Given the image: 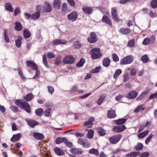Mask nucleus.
I'll list each match as a JSON object with an SVG mask.
<instances>
[{
    "label": "nucleus",
    "instance_id": "603ef678",
    "mask_svg": "<svg viewBox=\"0 0 157 157\" xmlns=\"http://www.w3.org/2000/svg\"><path fill=\"white\" fill-rule=\"evenodd\" d=\"M150 41V40L149 38H145L143 42V44L144 45H147L149 44Z\"/></svg>",
    "mask_w": 157,
    "mask_h": 157
},
{
    "label": "nucleus",
    "instance_id": "79ce46f5",
    "mask_svg": "<svg viewBox=\"0 0 157 157\" xmlns=\"http://www.w3.org/2000/svg\"><path fill=\"white\" fill-rule=\"evenodd\" d=\"M151 6L153 9L157 7V0H152L151 2Z\"/></svg>",
    "mask_w": 157,
    "mask_h": 157
},
{
    "label": "nucleus",
    "instance_id": "ea45409f",
    "mask_svg": "<svg viewBox=\"0 0 157 157\" xmlns=\"http://www.w3.org/2000/svg\"><path fill=\"white\" fill-rule=\"evenodd\" d=\"M143 147V145L142 143H139L135 147V149L136 151H140L142 150Z\"/></svg>",
    "mask_w": 157,
    "mask_h": 157
},
{
    "label": "nucleus",
    "instance_id": "2eb2a0df",
    "mask_svg": "<svg viewBox=\"0 0 157 157\" xmlns=\"http://www.w3.org/2000/svg\"><path fill=\"white\" fill-rule=\"evenodd\" d=\"M71 152L75 155H78L82 153L83 151L80 148H72L71 149Z\"/></svg>",
    "mask_w": 157,
    "mask_h": 157
},
{
    "label": "nucleus",
    "instance_id": "de8ad7c7",
    "mask_svg": "<svg viewBox=\"0 0 157 157\" xmlns=\"http://www.w3.org/2000/svg\"><path fill=\"white\" fill-rule=\"evenodd\" d=\"M153 136V135L152 134H150L148 136L145 140V143L146 144H147L149 142L150 140L152 139Z\"/></svg>",
    "mask_w": 157,
    "mask_h": 157
},
{
    "label": "nucleus",
    "instance_id": "1a4fd4ad",
    "mask_svg": "<svg viewBox=\"0 0 157 157\" xmlns=\"http://www.w3.org/2000/svg\"><path fill=\"white\" fill-rule=\"evenodd\" d=\"M25 120L28 124L32 128H34L35 126L39 124V123L36 121L29 118H26Z\"/></svg>",
    "mask_w": 157,
    "mask_h": 157
},
{
    "label": "nucleus",
    "instance_id": "9d476101",
    "mask_svg": "<svg viewBox=\"0 0 157 157\" xmlns=\"http://www.w3.org/2000/svg\"><path fill=\"white\" fill-rule=\"evenodd\" d=\"M138 95V93L136 91L133 90L130 92L126 96L128 99H132L136 98Z\"/></svg>",
    "mask_w": 157,
    "mask_h": 157
},
{
    "label": "nucleus",
    "instance_id": "774afa93",
    "mask_svg": "<svg viewBox=\"0 0 157 157\" xmlns=\"http://www.w3.org/2000/svg\"><path fill=\"white\" fill-rule=\"evenodd\" d=\"M100 10L103 14H107L108 13L107 10L104 8H101Z\"/></svg>",
    "mask_w": 157,
    "mask_h": 157
},
{
    "label": "nucleus",
    "instance_id": "20e7f679",
    "mask_svg": "<svg viewBox=\"0 0 157 157\" xmlns=\"http://www.w3.org/2000/svg\"><path fill=\"white\" fill-rule=\"evenodd\" d=\"M74 57L71 55L67 56L63 59V63L64 64H73L75 61Z\"/></svg>",
    "mask_w": 157,
    "mask_h": 157
},
{
    "label": "nucleus",
    "instance_id": "473e14b6",
    "mask_svg": "<svg viewBox=\"0 0 157 157\" xmlns=\"http://www.w3.org/2000/svg\"><path fill=\"white\" fill-rule=\"evenodd\" d=\"M5 8L6 10L11 12H13V8L11 5L9 3H7L5 4Z\"/></svg>",
    "mask_w": 157,
    "mask_h": 157
},
{
    "label": "nucleus",
    "instance_id": "7c9ffc66",
    "mask_svg": "<svg viewBox=\"0 0 157 157\" xmlns=\"http://www.w3.org/2000/svg\"><path fill=\"white\" fill-rule=\"evenodd\" d=\"M140 153V151H134L127 154L130 157H136L138 156Z\"/></svg>",
    "mask_w": 157,
    "mask_h": 157
},
{
    "label": "nucleus",
    "instance_id": "a878e982",
    "mask_svg": "<svg viewBox=\"0 0 157 157\" xmlns=\"http://www.w3.org/2000/svg\"><path fill=\"white\" fill-rule=\"evenodd\" d=\"M89 153L91 154H94L96 156H98L99 155L98 150L95 148H92L89 150Z\"/></svg>",
    "mask_w": 157,
    "mask_h": 157
},
{
    "label": "nucleus",
    "instance_id": "13d9d810",
    "mask_svg": "<svg viewBox=\"0 0 157 157\" xmlns=\"http://www.w3.org/2000/svg\"><path fill=\"white\" fill-rule=\"evenodd\" d=\"M62 11L64 12L67 10V5L66 3H63L62 6Z\"/></svg>",
    "mask_w": 157,
    "mask_h": 157
},
{
    "label": "nucleus",
    "instance_id": "c03bdc74",
    "mask_svg": "<svg viewBox=\"0 0 157 157\" xmlns=\"http://www.w3.org/2000/svg\"><path fill=\"white\" fill-rule=\"evenodd\" d=\"M48 91L52 95L54 92V88L51 86H48Z\"/></svg>",
    "mask_w": 157,
    "mask_h": 157
},
{
    "label": "nucleus",
    "instance_id": "2f4dec72",
    "mask_svg": "<svg viewBox=\"0 0 157 157\" xmlns=\"http://www.w3.org/2000/svg\"><path fill=\"white\" fill-rule=\"evenodd\" d=\"M85 62V60L84 58H82L80 59L79 61L76 64V66L77 67H80L82 66Z\"/></svg>",
    "mask_w": 157,
    "mask_h": 157
},
{
    "label": "nucleus",
    "instance_id": "9b49d317",
    "mask_svg": "<svg viewBox=\"0 0 157 157\" xmlns=\"http://www.w3.org/2000/svg\"><path fill=\"white\" fill-rule=\"evenodd\" d=\"M126 128L124 125L118 126L114 127L113 129V132H119L124 131Z\"/></svg>",
    "mask_w": 157,
    "mask_h": 157
},
{
    "label": "nucleus",
    "instance_id": "6ab92c4d",
    "mask_svg": "<svg viewBox=\"0 0 157 157\" xmlns=\"http://www.w3.org/2000/svg\"><path fill=\"white\" fill-rule=\"evenodd\" d=\"M53 150L55 153L58 155H62L64 154V152L62 150L58 147H55Z\"/></svg>",
    "mask_w": 157,
    "mask_h": 157
},
{
    "label": "nucleus",
    "instance_id": "4c0bfd02",
    "mask_svg": "<svg viewBox=\"0 0 157 157\" xmlns=\"http://www.w3.org/2000/svg\"><path fill=\"white\" fill-rule=\"evenodd\" d=\"M74 46L75 48L78 49L82 47V44L78 41H77L74 42Z\"/></svg>",
    "mask_w": 157,
    "mask_h": 157
},
{
    "label": "nucleus",
    "instance_id": "69168bd1",
    "mask_svg": "<svg viewBox=\"0 0 157 157\" xmlns=\"http://www.w3.org/2000/svg\"><path fill=\"white\" fill-rule=\"evenodd\" d=\"M124 81L125 82L127 81L129 78V75L128 73H126L124 76Z\"/></svg>",
    "mask_w": 157,
    "mask_h": 157
},
{
    "label": "nucleus",
    "instance_id": "f8f14e48",
    "mask_svg": "<svg viewBox=\"0 0 157 157\" xmlns=\"http://www.w3.org/2000/svg\"><path fill=\"white\" fill-rule=\"evenodd\" d=\"M102 21L109 25L110 27L112 26L111 21L110 19L107 16L104 15L102 17Z\"/></svg>",
    "mask_w": 157,
    "mask_h": 157
},
{
    "label": "nucleus",
    "instance_id": "b1692460",
    "mask_svg": "<svg viewBox=\"0 0 157 157\" xmlns=\"http://www.w3.org/2000/svg\"><path fill=\"white\" fill-rule=\"evenodd\" d=\"M127 118H121L115 120V123L118 125L123 124L127 121Z\"/></svg>",
    "mask_w": 157,
    "mask_h": 157
},
{
    "label": "nucleus",
    "instance_id": "0eeeda50",
    "mask_svg": "<svg viewBox=\"0 0 157 157\" xmlns=\"http://www.w3.org/2000/svg\"><path fill=\"white\" fill-rule=\"evenodd\" d=\"M78 17V13L75 11L70 13L67 15V17L68 20L72 22L75 21Z\"/></svg>",
    "mask_w": 157,
    "mask_h": 157
},
{
    "label": "nucleus",
    "instance_id": "338daca9",
    "mask_svg": "<svg viewBox=\"0 0 157 157\" xmlns=\"http://www.w3.org/2000/svg\"><path fill=\"white\" fill-rule=\"evenodd\" d=\"M83 147L86 148H89L90 146V144L86 140L84 142V144L82 145Z\"/></svg>",
    "mask_w": 157,
    "mask_h": 157
},
{
    "label": "nucleus",
    "instance_id": "052dcab7",
    "mask_svg": "<svg viewBox=\"0 0 157 157\" xmlns=\"http://www.w3.org/2000/svg\"><path fill=\"white\" fill-rule=\"evenodd\" d=\"M47 57L49 59H51L55 57V55L50 52L47 53Z\"/></svg>",
    "mask_w": 157,
    "mask_h": 157
},
{
    "label": "nucleus",
    "instance_id": "cd10ccee",
    "mask_svg": "<svg viewBox=\"0 0 157 157\" xmlns=\"http://www.w3.org/2000/svg\"><path fill=\"white\" fill-rule=\"evenodd\" d=\"M40 16V12L39 11H38L32 15V19L34 20H37L38 19Z\"/></svg>",
    "mask_w": 157,
    "mask_h": 157
},
{
    "label": "nucleus",
    "instance_id": "7ed1b4c3",
    "mask_svg": "<svg viewBox=\"0 0 157 157\" xmlns=\"http://www.w3.org/2000/svg\"><path fill=\"white\" fill-rule=\"evenodd\" d=\"M134 57L131 55L126 56L121 60L120 64L121 65L131 63L134 60Z\"/></svg>",
    "mask_w": 157,
    "mask_h": 157
},
{
    "label": "nucleus",
    "instance_id": "bf43d9fd",
    "mask_svg": "<svg viewBox=\"0 0 157 157\" xmlns=\"http://www.w3.org/2000/svg\"><path fill=\"white\" fill-rule=\"evenodd\" d=\"M136 70L135 68H132L131 70L130 74L131 76H134L136 75Z\"/></svg>",
    "mask_w": 157,
    "mask_h": 157
},
{
    "label": "nucleus",
    "instance_id": "864d4df0",
    "mask_svg": "<svg viewBox=\"0 0 157 157\" xmlns=\"http://www.w3.org/2000/svg\"><path fill=\"white\" fill-rule=\"evenodd\" d=\"M112 56L113 59L114 61L116 62L119 60V58L118 56L116 53L113 54Z\"/></svg>",
    "mask_w": 157,
    "mask_h": 157
},
{
    "label": "nucleus",
    "instance_id": "4468645a",
    "mask_svg": "<svg viewBox=\"0 0 157 157\" xmlns=\"http://www.w3.org/2000/svg\"><path fill=\"white\" fill-rule=\"evenodd\" d=\"M33 137L37 140H42L44 138L43 135L40 133L34 132L33 135Z\"/></svg>",
    "mask_w": 157,
    "mask_h": 157
},
{
    "label": "nucleus",
    "instance_id": "c756f323",
    "mask_svg": "<svg viewBox=\"0 0 157 157\" xmlns=\"http://www.w3.org/2000/svg\"><path fill=\"white\" fill-rule=\"evenodd\" d=\"M33 95L32 93L28 94L24 97V98L27 101H29L33 98Z\"/></svg>",
    "mask_w": 157,
    "mask_h": 157
},
{
    "label": "nucleus",
    "instance_id": "c85d7f7f",
    "mask_svg": "<svg viewBox=\"0 0 157 157\" xmlns=\"http://www.w3.org/2000/svg\"><path fill=\"white\" fill-rule=\"evenodd\" d=\"M98 131L100 136H103L106 135V132L105 130L102 128L101 127L98 128Z\"/></svg>",
    "mask_w": 157,
    "mask_h": 157
},
{
    "label": "nucleus",
    "instance_id": "e2e57ef3",
    "mask_svg": "<svg viewBox=\"0 0 157 157\" xmlns=\"http://www.w3.org/2000/svg\"><path fill=\"white\" fill-rule=\"evenodd\" d=\"M72 92H76L78 91V87L76 85L74 86L71 90Z\"/></svg>",
    "mask_w": 157,
    "mask_h": 157
},
{
    "label": "nucleus",
    "instance_id": "49530a36",
    "mask_svg": "<svg viewBox=\"0 0 157 157\" xmlns=\"http://www.w3.org/2000/svg\"><path fill=\"white\" fill-rule=\"evenodd\" d=\"M43 62L46 67H48V62L47 60V58L45 55L44 54L43 55Z\"/></svg>",
    "mask_w": 157,
    "mask_h": 157
},
{
    "label": "nucleus",
    "instance_id": "a18cd8bd",
    "mask_svg": "<svg viewBox=\"0 0 157 157\" xmlns=\"http://www.w3.org/2000/svg\"><path fill=\"white\" fill-rule=\"evenodd\" d=\"M135 46V40L132 39L130 40L128 44V46L130 47H133Z\"/></svg>",
    "mask_w": 157,
    "mask_h": 157
},
{
    "label": "nucleus",
    "instance_id": "4be33fe9",
    "mask_svg": "<svg viewBox=\"0 0 157 157\" xmlns=\"http://www.w3.org/2000/svg\"><path fill=\"white\" fill-rule=\"evenodd\" d=\"M82 10L84 13L88 14H91L93 11L92 8L89 7H84Z\"/></svg>",
    "mask_w": 157,
    "mask_h": 157
},
{
    "label": "nucleus",
    "instance_id": "f704fd0d",
    "mask_svg": "<svg viewBox=\"0 0 157 157\" xmlns=\"http://www.w3.org/2000/svg\"><path fill=\"white\" fill-rule=\"evenodd\" d=\"M149 60V58L148 56L145 54L142 56L141 59V60L144 63H147Z\"/></svg>",
    "mask_w": 157,
    "mask_h": 157
},
{
    "label": "nucleus",
    "instance_id": "8fccbe9b",
    "mask_svg": "<svg viewBox=\"0 0 157 157\" xmlns=\"http://www.w3.org/2000/svg\"><path fill=\"white\" fill-rule=\"evenodd\" d=\"M10 109L15 113L17 112L18 110V107L16 106H11L10 107Z\"/></svg>",
    "mask_w": 157,
    "mask_h": 157
},
{
    "label": "nucleus",
    "instance_id": "37998d69",
    "mask_svg": "<svg viewBox=\"0 0 157 157\" xmlns=\"http://www.w3.org/2000/svg\"><path fill=\"white\" fill-rule=\"evenodd\" d=\"M101 69V66H99L96 67L94 69H93L91 71V73H97L100 71Z\"/></svg>",
    "mask_w": 157,
    "mask_h": 157
},
{
    "label": "nucleus",
    "instance_id": "72a5a7b5",
    "mask_svg": "<svg viewBox=\"0 0 157 157\" xmlns=\"http://www.w3.org/2000/svg\"><path fill=\"white\" fill-rule=\"evenodd\" d=\"M143 105H138L134 110V112L138 113L139 112L141 111L144 110L145 109V108L143 107Z\"/></svg>",
    "mask_w": 157,
    "mask_h": 157
},
{
    "label": "nucleus",
    "instance_id": "aec40b11",
    "mask_svg": "<svg viewBox=\"0 0 157 157\" xmlns=\"http://www.w3.org/2000/svg\"><path fill=\"white\" fill-rule=\"evenodd\" d=\"M14 25H15L14 29L16 31H20L22 29L23 26L19 22H16Z\"/></svg>",
    "mask_w": 157,
    "mask_h": 157
},
{
    "label": "nucleus",
    "instance_id": "3c124183",
    "mask_svg": "<svg viewBox=\"0 0 157 157\" xmlns=\"http://www.w3.org/2000/svg\"><path fill=\"white\" fill-rule=\"evenodd\" d=\"M92 125L93 123L88 121L85 122L84 123V125L89 128H91Z\"/></svg>",
    "mask_w": 157,
    "mask_h": 157
},
{
    "label": "nucleus",
    "instance_id": "5701e85b",
    "mask_svg": "<svg viewBox=\"0 0 157 157\" xmlns=\"http://www.w3.org/2000/svg\"><path fill=\"white\" fill-rule=\"evenodd\" d=\"M119 32L123 34L127 35L130 33L131 31L129 28H121L119 30Z\"/></svg>",
    "mask_w": 157,
    "mask_h": 157
},
{
    "label": "nucleus",
    "instance_id": "c9c22d12",
    "mask_svg": "<svg viewBox=\"0 0 157 157\" xmlns=\"http://www.w3.org/2000/svg\"><path fill=\"white\" fill-rule=\"evenodd\" d=\"M148 130H146L142 133H139L138 135V137L140 138H143L145 136L147 135L149 133Z\"/></svg>",
    "mask_w": 157,
    "mask_h": 157
},
{
    "label": "nucleus",
    "instance_id": "680f3d73",
    "mask_svg": "<svg viewBox=\"0 0 157 157\" xmlns=\"http://www.w3.org/2000/svg\"><path fill=\"white\" fill-rule=\"evenodd\" d=\"M85 141V140H82L81 138H79L78 140V143L82 146L84 144V142Z\"/></svg>",
    "mask_w": 157,
    "mask_h": 157
},
{
    "label": "nucleus",
    "instance_id": "a19ab883",
    "mask_svg": "<svg viewBox=\"0 0 157 157\" xmlns=\"http://www.w3.org/2000/svg\"><path fill=\"white\" fill-rule=\"evenodd\" d=\"M94 132L93 130H90L87 135V137L89 139L92 138L94 136Z\"/></svg>",
    "mask_w": 157,
    "mask_h": 157
},
{
    "label": "nucleus",
    "instance_id": "a211bd4d",
    "mask_svg": "<svg viewBox=\"0 0 157 157\" xmlns=\"http://www.w3.org/2000/svg\"><path fill=\"white\" fill-rule=\"evenodd\" d=\"M110 60L109 58H104L102 61V65L105 67H108L109 65Z\"/></svg>",
    "mask_w": 157,
    "mask_h": 157
},
{
    "label": "nucleus",
    "instance_id": "0e129e2a",
    "mask_svg": "<svg viewBox=\"0 0 157 157\" xmlns=\"http://www.w3.org/2000/svg\"><path fill=\"white\" fill-rule=\"evenodd\" d=\"M26 63L27 65L29 67L32 66V65H34V63L33 62L30 60H27L26 62Z\"/></svg>",
    "mask_w": 157,
    "mask_h": 157
},
{
    "label": "nucleus",
    "instance_id": "6e6552de",
    "mask_svg": "<svg viewBox=\"0 0 157 157\" xmlns=\"http://www.w3.org/2000/svg\"><path fill=\"white\" fill-rule=\"evenodd\" d=\"M111 14L114 20L117 22H119L120 21V20L117 17V7H114L112 9Z\"/></svg>",
    "mask_w": 157,
    "mask_h": 157
},
{
    "label": "nucleus",
    "instance_id": "bb28decb",
    "mask_svg": "<svg viewBox=\"0 0 157 157\" xmlns=\"http://www.w3.org/2000/svg\"><path fill=\"white\" fill-rule=\"evenodd\" d=\"M18 38V39L15 40V44L17 47L19 48L21 46L22 38L20 36H19Z\"/></svg>",
    "mask_w": 157,
    "mask_h": 157
},
{
    "label": "nucleus",
    "instance_id": "5fc2aeb1",
    "mask_svg": "<svg viewBox=\"0 0 157 157\" xmlns=\"http://www.w3.org/2000/svg\"><path fill=\"white\" fill-rule=\"evenodd\" d=\"M51 110V109L50 108L45 110L44 112V115L46 117L49 116Z\"/></svg>",
    "mask_w": 157,
    "mask_h": 157
},
{
    "label": "nucleus",
    "instance_id": "f3484780",
    "mask_svg": "<svg viewBox=\"0 0 157 157\" xmlns=\"http://www.w3.org/2000/svg\"><path fill=\"white\" fill-rule=\"evenodd\" d=\"M61 6L60 0H54L53 6L54 8L56 9H58Z\"/></svg>",
    "mask_w": 157,
    "mask_h": 157
},
{
    "label": "nucleus",
    "instance_id": "412c9836",
    "mask_svg": "<svg viewBox=\"0 0 157 157\" xmlns=\"http://www.w3.org/2000/svg\"><path fill=\"white\" fill-rule=\"evenodd\" d=\"M116 116L115 112L113 109H111L108 111L107 117L110 118H113L115 117Z\"/></svg>",
    "mask_w": 157,
    "mask_h": 157
},
{
    "label": "nucleus",
    "instance_id": "393cba45",
    "mask_svg": "<svg viewBox=\"0 0 157 157\" xmlns=\"http://www.w3.org/2000/svg\"><path fill=\"white\" fill-rule=\"evenodd\" d=\"M23 34L24 37L27 39L30 37L31 34L28 29H26L23 30Z\"/></svg>",
    "mask_w": 157,
    "mask_h": 157
},
{
    "label": "nucleus",
    "instance_id": "09e8293b",
    "mask_svg": "<svg viewBox=\"0 0 157 157\" xmlns=\"http://www.w3.org/2000/svg\"><path fill=\"white\" fill-rule=\"evenodd\" d=\"M61 63V58L60 56H58L56 58L55 63L56 65H58L60 64Z\"/></svg>",
    "mask_w": 157,
    "mask_h": 157
},
{
    "label": "nucleus",
    "instance_id": "e433bc0d",
    "mask_svg": "<svg viewBox=\"0 0 157 157\" xmlns=\"http://www.w3.org/2000/svg\"><path fill=\"white\" fill-rule=\"evenodd\" d=\"M43 110L42 108H39L35 111L36 114L38 116H41L43 113Z\"/></svg>",
    "mask_w": 157,
    "mask_h": 157
},
{
    "label": "nucleus",
    "instance_id": "dca6fc26",
    "mask_svg": "<svg viewBox=\"0 0 157 157\" xmlns=\"http://www.w3.org/2000/svg\"><path fill=\"white\" fill-rule=\"evenodd\" d=\"M21 136V133H18L13 135L10 139V140L12 142H16L20 138Z\"/></svg>",
    "mask_w": 157,
    "mask_h": 157
},
{
    "label": "nucleus",
    "instance_id": "39448f33",
    "mask_svg": "<svg viewBox=\"0 0 157 157\" xmlns=\"http://www.w3.org/2000/svg\"><path fill=\"white\" fill-rule=\"evenodd\" d=\"M121 137L122 135L121 134L114 135L110 137L109 140L111 143L115 144L120 140Z\"/></svg>",
    "mask_w": 157,
    "mask_h": 157
},
{
    "label": "nucleus",
    "instance_id": "58836bf2",
    "mask_svg": "<svg viewBox=\"0 0 157 157\" xmlns=\"http://www.w3.org/2000/svg\"><path fill=\"white\" fill-rule=\"evenodd\" d=\"M122 72V71L121 69H118L115 72V74L113 76L114 78H117V77L120 75Z\"/></svg>",
    "mask_w": 157,
    "mask_h": 157
},
{
    "label": "nucleus",
    "instance_id": "423d86ee",
    "mask_svg": "<svg viewBox=\"0 0 157 157\" xmlns=\"http://www.w3.org/2000/svg\"><path fill=\"white\" fill-rule=\"evenodd\" d=\"M97 36L94 32H91L90 34V37L87 38L88 41L90 43H94L97 41Z\"/></svg>",
    "mask_w": 157,
    "mask_h": 157
},
{
    "label": "nucleus",
    "instance_id": "6e6d98bb",
    "mask_svg": "<svg viewBox=\"0 0 157 157\" xmlns=\"http://www.w3.org/2000/svg\"><path fill=\"white\" fill-rule=\"evenodd\" d=\"M21 12L20 9L19 7H18L16 8L14 10V15L15 16H17Z\"/></svg>",
    "mask_w": 157,
    "mask_h": 157
},
{
    "label": "nucleus",
    "instance_id": "ddd939ff",
    "mask_svg": "<svg viewBox=\"0 0 157 157\" xmlns=\"http://www.w3.org/2000/svg\"><path fill=\"white\" fill-rule=\"evenodd\" d=\"M45 6L43 7L44 11L46 12H50L52 10V7L51 5L47 2H44Z\"/></svg>",
    "mask_w": 157,
    "mask_h": 157
},
{
    "label": "nucleus",
    "instance_id": "4d7b16f0",
    "mask_svg": "<svg viewBox=\"0 0 157 157\" xmlns=\"http://www.w3.org/2000/svg\"><path fill=\"white\" fill-rule=\"evenodd\" d=\"M150 155V154L148 152H144L140 155V157H148Z\"/></svg>",
    "mask_w": 157,
    "mask_h": 157
},
{
    "label": "nucleus",
    "instance_id": "f257e3e1",
    "mask_svg": "<svg viewBox=\"0 0 157 157\" xmlns=\"http://www.w3.org/2000/svg\"><path fill=\"white\" fill-rule=\"evenodd\" d=\"M15 104L19 107L24 109L28 113H31L30 105L27 102L23 100H17L15 101Z\"/></svg>",
    "mask_w": 157,
    "mask_h": 157
},
{
    "label": "nucleus",
    "instance_id": "f03ea898",
    "mask_svg": "<svg viewBox=\"0 0 157 157\" xmlns=\"http://www.w3.org/2000/svg\"><path fill=\"white\" fill-rule=\"evenodd\" d=\"M90 52L91 58L93 59L101 58L102 56V54L101 52L100 49L99 48H92Z\"/></svg>",
    "mask_w": 157,
    "mask_h": 157
}]
</instances>
